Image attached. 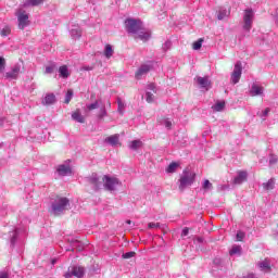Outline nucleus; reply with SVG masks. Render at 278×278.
<instances>
[{"mask_svg": "<svg viewBox=\"0 0 278 278\" xmlns=\"http://www.w3.org/2000/svg\"><path fill=\"white\" fill-rule=\"evenodd\" d=\"M194 181H197V173L186 167L178 179V190H180V192H184V190L190 188V186H192Z\"/></svg>", "mask_w": 278, "mask_h": 278, "instance_id": "obj_1", "label": "nucleus"}, {"mask_svg": "<svg viewBox=\"0 0 278 278\" xmlns=\"http://www.w3.org/2000/svg\"><path fill=\"white\" fill-rule=\"evenodd\" d=\"M71 207V200L68 198L64 197H58L51 204L52 214L54 216H60L66 212V210H70Z\"/></svg>", "mask_w": 278, "mask_h": 278, "instance_id": "obj_2", "label": "nucleus"}, {"mask_svg": "<svg viewBox=\"0 0 278 278\" xmlns=\"http://www.w3.org/2000/svg\"><path fill=\"white\" fill-rule=\"evenodd\" d=\"M253 21H255V12L252 9H245L243 11V25L242 29L249 34L253 28Z\"/></svg>", "mask_w": 278, "mask_h": 278, "instance_id": "obj_3", "label": "nucleus"}, {"mask_svg": "<svg viewBox=\"0 0 278 278\" xmlns=\"http://www.w3.org/2000/svg\"><path fill=\"white\" fill-rule=\"evenodd\" d=\"M126 31L136 36L143 27L144 24L140 20L128 18L125 22Z\"/></svg>", "mask_w": 278, "mask_h": 278, "instance_id": "obj_4", "label": "nucleus"}, {"mask_svg": "<svg viewBox=\"0 0 278 278\" xmlns=\"http://www.w3.org/2000/svg\"><path fill=\"white\" fill-rule=\"evenodd\" d=\"M103 188L106 189L109 192L116 191L117 186H121V180L116 177H111L110 175H104L102 177Z\"/></svg>", "mask_w": 278, "mask_h": 278, "instance_id": "obj_5", "label": "nucleus"}, {"mask_svg": "<svg viewBox=\"0 0 278 278\" xmlns=\"http://www.w3.org/2000/svg\"><path fill=\"white\" fill-rule=\"evenodd\" d=\"M17 17V23H18V29H25V27H28L29 25V13L27 11L20 9L15 13Z\"/></svg>", "mask_w": 278, "mask_h": 278, "instance_id": "obj_6", "label": "nucleus"}, {"mask_svg": "<svg viewBox=\"0 0 278 278\" xmlns=\"http://www.w3.org/2000/svg\"><path fill=\"white\" fill-rule=\"evenodd\" d=\"M87 181L89 186H91V189L93 192H99L101 188H103V182L101 181V178H99V175L92 174L91 176L87 177Z\"/></svg>", "mask_w": 278, "mask_h": 278, "instance_id": "obj_7", "label": "nucleus"}, {"mask_svg": "<svg viewBox=\"0 0 278 278\" xmlns=\"http://www.w3.org/2000/svg\"><path fill=\"white\" fill-rule=\"evenodd\" d=\"M241 77H242V62L238 61L235 64L233 71L230 76V80L232 84H238Z\"/></svg>", "mask_w": 278, "mask_h": 278, "instance_id": "obj_8", "label": "nucleus"}, {"mask_svg": "<svg viewBox=\"0 0 278 278\" xmlns=\"http://www.w3.org/2000/svg\"><path fill=\"white\" fill-rule=\"evenodd\" d=\"M85 269L84 267H79V266H74L72 268H68L67 273H65L64 277L65 278H71V277H77V278H81L85 275Z\"/></svg>", "mask_w": 278, "mask_h": 278, "instance_id": "obj_9", "label": "nucleus"}, {"mask_svg": "<svg viewBox=\"0 0 278 278\" xmlns=\"http://www.w3.org/2000/svg\"><path fill=\"white\" fill-rule=\"evenodd\" d=\"M135 39L141 40L142 42H149V40H151V30L144 28L143 26L142 29L135 35Z\"/></svg>", "mask_w": 278, "mask_h": 278, "instance_id": "obj_10", "label": "nucleus"}, {"mask_svg": "<svg viewBox=\"0 0 278 278\" xmlns=\"http://www.w3.org/2000/svg\"><path fill=\"white\" fill-rule=\"evenodd\" d=\"M104 142L110 147H121V135H111L104 139Z\"/></svg>", "mask_w": 278, "mask_h": 278, "instance_id": "obj_11", "label": "nucleus"}, {"mask_svg": "<svg viewBox=\"0 0 278 278\" xmlns=\"http://www.w3.org/2000/svg\"><path fill=\"white\" fill-rule=\"evenodd\" d=\"M249 173H247L245 170H239L237 172V176L235 177L232 184H235V186H240L244 184V181H247Z\"/></svg>", "mask_w": 278, "mask_h": 278, "instance_id": "obj_12", "label": "nucleus"}, {"mask_svg": "<svg viewBox=\"0 0 278 278\" xmlns=\"http://www.w3.org/2000/svg\"><path fill=\"white\" fill-rule=\"evenodd\" d=\"M147 92H146V100L148 103H153L155 97L153 96V93L155 94V92H157L156 88H155V84H149L147 87Z\"/></svg>", "mask_w": 278, "mask_h": 278, "instance_id": "obj_13", "label": "nucleus"}, {"mask_svg": "<svg viewBox=\"0 0 278 278\" xmlns=\"http://www.w3.org/2000/svg\"><path fill=\"white\" fill-rule=\"evenodd\" d=\"M18 75H21V65H15L4 74V77L5 79H18Z\"/></svg>", "mask_w": 278, "mask_h": 278, "instance_id": "obj_14", "label": "nucleus"}, {"mask_svg": "<svg viewBox=\"0 0 278 278\" xmlns=\"http://www.w3.org/2000/svg\"><path fill=\"white\" fill-rule=\"evenodd\" d=\"M195 81H197L198 86H200V88H204L205 90H210V86H211L210 77H207V76H204V77L197 76Z\"/></svg>", "mask_w": 278, "mask_h": 278, "instance_id": "obj_15", "label": "nucleus"}, {"mask_svg": "<svg viewBox=\"0 0 278 278\" xmlns=\"http://www.w3.org/2000/svg\"><path fill=\"white\" fill-rule=\"evenodd\" d=\"M151 71V65L142 64L135 74L136 79H142L143 75H147Z\"/></svg>", "mask_w": 278, "mask_h": 278, "instance_id": "obj_16", "label": "nucleus"}, {"mask_svg": "<svg viewBox=\"0 0 278 278\" xmlns=\"http://www.w3.org/2000/svg\"><path fill=\"white\" fill-rule=\"evenodd\" d=\"M264 94V87L258 86L257 84H253L250 89V96L251 97H260Z\"/></svg>", "mask_w": 278, "mask_h": 278, "instance_id": "obj_17", "label": "nucleus"}, {"mask_svg": "<svg viewBox=\"0 0 278 278\" xmlns=\"http://www.w3.org/2000/svg\"><path fill=\"white\" fill-rule=\"evenodd\" d=\"M56 173H59L61 177H66L72 174L71 166L65 164L59 165L56 168Z\"/></svg>", "mask_w": 278, "mask_h": 278, "instance_id": "obj_18", "label": "nucleus"}, {"mask_svg": "<svg viewBox=\"0 0 278 278\" xmlns=\"http://www.w3.org/2000/svg\"><path fill=\"white\" fill-rule=\"evenodd\" d=\"M257 266L262 273H270L271 267H270V260L265 258L264 261H261L257 263Z\"/></svg>", "mask_w": 278, "mask_h": 278, "instance_id": "obj_19", "label": "nucleus"}, {"mask_svg": "<svg viewBox=\"0 0 278 278\" xmlns=\"http://www.w3.org/2000/svg\"><path fill=\"white\" fill-rule=\"evenodd\" d=\"M55 94L54 93H47L46 97L42 99V105H53L55 103Z\"/></svg>", "mask_w": 278, "mask_h": 278, "instance_id": "obj_20", "label": "nucleus"}, {"mask_svg": "<svg viewBox=\"0 0 278 278\" xmlns=\"http://www.w3.org/2000/svg\"><path fill=\"white\" fill-rule=\"evenodd\" d=\"M71 37L73 38V40L81 38V28L79 26H73V28L71 29Z\"/></svg>", "mask_w": 278, "mask_h": 278, "instance_id": "obj_21", "label": "nucleus"}, {"mask_svg": "<svg viewBox=\"0 0 278 278\" xmlns=\"http://www.w3.org/2000/svg\"><path fill=\"white\" fill-rule=\"evenodd\" d=\"M72 118L76 123H86V118L84 115H81V112L79 110H76L74 113H72Z\"/></svg>", "mask_w": 278, "mask_h": 278, "instance_id": "obj_22", "label": "nucleus"}, {"mask_svg": "<svg viewBox=\"0 0 278 278\" xmlns=\"http://www.w3.org/2000/svg\"><path fill=\"white\" fill-rule=\"evenodd\" d=\"M103 55L104 58H106V60H110V58L114 55V48H112V45L110 43L105 45Z\"/></svg>", "mask_w": 278, "mask_h": 278, "instance_id": "obj_23", "label": "nucleus"}, {"mask_svg": "<svg viewBox=\"0 0 278 278\" xmlns=\"http://www.w3.org/2000/svg\"><path fill=\"white\" fill-rule=\"evenodd\" d=\"M42 3H45V0H26V2L24 3L25 8H36L38 5H42Z\"/></svg>", "mask_w": 278, "mask_h": 278, "instance_id": "obj_24", "label": "nucleus"}, {"mask_svg": "<svg viewBox=\"0 0 278 278\" xmlns=\"http://www.w3.org/2000/svg\"><path fill=\"white\" fill-rule=\"evenodd\" d=\"M60 77L63 79H67V77L71 76V73H68V67L66 65H62L59 67Z\"/></svg>", "mask_w": 278, "mask_h": 278, "instance_id": "obj_25", "label": "nucleus"}, {"mask_svg": "<svg viewBox=\"0 0 278 278\" xmlns=\"http://www.w3.org/2000/svg\"><path fill=\"white\" fill-rule=\"evenodd\" d=\"M140 147H142V141L140 139L132 140L129 143V149H131V151H138V149H140Z\"/></svg>", "mask_w": 278, "mask_h": 278, "instance_id": "obj_26", "label": "nucleus"}, {"mask_svg": "<svg viewBox=\"0 0 278 278\" xmlns=\"http://www.w3.org/2000/svg\"><path fill=\"white\" fill-rule=\"evenodd\" d=\"M179 166V163L177 162H172L167 168H166V173L173 174V173H177V167Z\"/></svg>", "mask_w": 278, "mask_h": 278, "instance_id": "obj_27", "label": "nucleus"}, {"mask_svg": "<svg viewBox=\"0 0 278 278\" xmlns=\"http://www.w3.org/2000/svg\"><path fill=\"white\" fill-rule=\"evenodd\" d=\"M10 238L11 247H14V244H16V238H18V229H14L10 232Z\"/></svg>", "mask_w": 278, "mask_h": 278, "instance_id": "obj_28", "label": "nucleus"}, {"mask_svg": "<svg viewBox=\"0 0 278 278\" xmlns=\"http://www.w3.org/2000/svg\"><path fill=\"white\" fill-rule=\"evenodd\" d=\"M212 109L214 112H223V110H225V101H218L215 103V105L212 106Z\"/></svg>", "mask_w": 278, "mask_h": 278, "instance_id": "obj_29", "label": "nucleus"}, {"mask_svg": "<svg viewBox=\"0 0 278 278\" xmlns=\"http://www.w3.org/2000/svg\"><path fill=\"white\" fill-rule=\"evenodd\" d=\"M263 188L264 190H273L275 188V178H271L267 182H264Z\"/></svg>", "mask_w": 278, "mask_h": 278, "instance_id": "obj_30", "label": "nucleus"}, {"mask_svg": "<svg viewBox=\"0 0 278 278\" xmlns=\"http://www.w3.org/2000/svg\"><path fill=\"white\" fill-rule=\"evenodd\" d=\"M105 116H108V110H105V106L102 105L98 112L97 117L99 118V121H103V118H105Z\"/></svg>", "mask_w": 278, "mask_h": 278, "instance_id": "obj_31", "label": "nucleus"}, {"mask_svg": "<svg viewBox=\"0 0 278 278\" xmlns=\"http://www.w3.org/2000/svg\"><path fill=\"white\" fill-rule=\"evenodd\" d=\"M214 188V185H212V182H210L207 179H205L202 184V189L204 190V192H210V190H212Z\"/></svg>", "mask_w": 278, "mask_h": 278, "instance_id": "obj_32", "label": "nucleus"}, {"mask_svg": "<svg viewBox=\"0 0 278 278\" xmlns=\"http://www.w3.org/2000/svg\"><path fill=\"white\" fill-rule=\"evenodd\" d=\"M230 255H240L242 253V247L233 245L229 251Z\"/></svg>", "mask_w": 278, "mask_h": 278, "instance_id": "obj_33", "label": "nucleus"}, {"mask_svg": "<svg viewBox=\"0 0 278 278\" xmlns=\"http://www.w3.org/2000/svg\"><path fill=\"white\" fill-rule=\"evenodd\" d=\"M0 34L2 38H7V36H10V34H12V28H10V26H5L1 29Z\"/></svg>", "mask_w": 278, "mask_h": 278, "instance_id": "obj_34", "label": "nucleus"}, {"mask_svg": "<svg viewBox=\"0 0 278 278\" xmlns=\"http://www.w3.org/2000/svg\"><path fill=\"white\" fill-rule=\"evenodd\" d=\"M227 16H229V11H227V10H219V12L217 14L218 21H223V18H227Z\"/></svg>", "mask_w": 278, "mask_h": 278, "instance_id": "obj_35", "label": "nucleus"}, {"mask_svg": "<svg viewBox=\"0 0 278 278\" xmlns=\"http://www.w3.org/2000/svg\"><path fill=\"white\" fill-rule=\"evenodd\" d=\"M117 112H119V114H123V112H125V103L123 102V100H121V98L117 99Z\"/></svg>", "mask_w": 278, "mask_h": 278, "instance_id": "obj_36", "label": "nucleus"}, {"mask_svg": "<svg viewBox=\"0 0 278 278\" xmlns=\"http://www.w3.org/2000/svg\"><path fill=\"white\" fill-rule=\"evenodd\" d=\"M161 125H164V127H166V129H172L173 127V122H170L169 118H163L161 121Z\"/></svg>", "mask_w": 278, "mask_h": 278, "instance_id": "obj_37", "label": "nucleus"}, {"mask_svg": "<svg viewBox=\"0 0 278 278\" xmlns=\"http://www.w3.org/2000/svg\"><path fill=\"white\" fill-rule=\"evenodd\" d=\"M71 99H73V89H68L66 94H65V101L64 103L70 104L71 103Z\"/></svg>", "mask_w": 278, "mask_h": 278, "instance_id": "obj_38", "label": "nucleus"}, {"mask_svg": "<svg viewBox=\"0 0 278 278\" xmlns=\"http://www.w3.org/2000/svg\"><path fill=\"white\" fill-rule=\"evenodd\" d=\"M99 103L100 100H97L91 104H87V110H89V112H92V110H97L99 108Z\"/></svg>", "mask_w": 278, "mask_h": 278, "instance_id": "obj_39", "label": "nucleus"}, {"mask_svg": "<svg viewBox=\"0 0 278 278\" xmlns=\"http://www.w3.org/2000/svg\"><path fill=\"white\" fill-rule=\"evenodd\" d=\"M203 47V39H199L198 41L193 42V49L194 51H199Z\"/></svg>", "mask_w": 278, "mask_h": 278, "instance_id": "obj_40", "label": "nucleus"}, {"mask_svg": "<svg viewBox=\"0 0 278 278\" xmlns=\"http://www.w3.org/2000/svg\"><path fill=\"white\" fill-rule=\"evenodd\" d=\"M136 256V252H126L122 255L123 260H131V257Z\"/></svg>", "mask_w": 278, "mask_h": 278, "instance_id": "obj_41", "label": "nucleus"}, {"mask_svg": "<svg viewBox=\"0 0 278 278\" xmlns=\"http://www.w3.org/2000/svg\"><path fill=\"white\" fill-rule=\"evenodd\" d=\"M268 114H270V108L265 109L261 114L257 113V115L261 116L263 121L266 118V116H268Z\"/></svg>", "mask_w": 278, "mask_h": 278, "instance_id": "obj_42", "label": "nucleus"}, {"mask_svg": "<svg viewBox=\"0 0 278 278\" xmlns=\"http://www.w3.org/2000/svg\"><path fill=\"white\" fill-rule=\"evenodd\" d=\"M244 236L245 233L243 231H238L236 236L237 242H242L244 240Z\"/></svg>", "mask_w": 278, "mask_h": 278, "instance_id": "obj_43", "label": "nucleus"}, {"mask_svg": "<svg viewBox=\"0 0 278 278\" xmlns=\"http://www.w3.org/2000/svg\"><path fill=\"white\" fill-rule=\"evenodd\" d=\"M3 71H5V59L0 56V73H3Z\"/></svg>", "mask_w": 278, "mask_h": 278, "instance_id": "obj_44", "label": "nucleus"}, {"mask_svg": "<svg viewBox=\"0 0 278 278\" xmlns=\"http://www.w3.org/2000/svg\"><path fill=\"white\" fill-rule=\"evenodd\" d=\"M277 162H278L277 156L274 155V154H270V156H269V166H273V165L277 164Z\"/></svg>", "mask_w": 278, "mask_h": 278, "instance_id": "obj_45", "label": "nucleus"}, {"mask_svg": "<svg viewBox=\"0 0 278 278\" xmlns=\"http://www.w3.org/2000/svg\"><path fill=\"white\" fill-rule=\"evenodd\" d=\"M173 43L169 40L165 41L162 46L163 51H168V49H170Z\"/></svg>", "mask_w": 278, "mask_h": 278, "instance_id": "obj_46", "label": "nucleus"}, {"mask_svg": "<svg viewBox=\"0 0 278 278\" xmlns=\"http://www.w3.org/2000/svg\"><path fill=\"white\" fill-rule=\"evenodd\" d=\"M53 71H55V65H50V66L46 67L47 75H51V73H53Z\"/></svg>", "mask_w": 278, "mask_h": 278, "instance_id": "obj_47", "label": "nucleus"}, {"mask_svg": "<svg viewBox=\"0 0 278 278\" xmlns=\"http://www.w3.org/2000/svg\"><path fill=\"white\" fill-rule=\"evenodd\" d=\"M149 229H160V223H149Z\"/></svg>", "mask_w": 278, "mask_h": 278, "instance_id": "obj_48", "label": "nucleus"}, {"mask_svg": "<svg viewBox=\"0 0 278 278\" xmlns=\"http://www.w3.org/2000/svg\"><path fill=\"white\" fill-rule=\"evenodd\" d=\"M188 233H190V229L188 227H185L181 231V237L185 238L186 236H188Z\"/></svg>", "mask_w": 278, "mask_h": 278, "instance_id": "obj_49", "label": "nucleus"}, {"mask_svg": "<svg viewBox=\"0 0 278 278\" xmlns=\"http://www.w3.org/2000/svg\"><path fill=\"white\" fill-rule=\"evenodd\" d=\"M218 190L219 191H225V190H229V185H220L219 187H218Z\"/></svg>", "mask_w": 278, "mask_h": 278, "instance_id": "obj_50", "label": "nucleus"}, {"mask_svg": "<svg viewBox=\"0 0 278 278\" xmlns=\"http://www.w3.org/2000/svg\"><path fill=\"white\" fill-rule=\"evenodd\" d=\"M0 278H10V276L8 275V273L3 271L0 274Z\"/></svg>", "mask_w": 278, "mask_h": 278, "instance_id": "obj_51", "label": "nucleus"}, {"mask_svg": "<svg viewBox=\"0 0 278 278\" xmlns=\"http://www.w3.org/2000/svg\"><path fill=\"white\" fill-rule=\"evenodd\" d=\"M92 68H94V67H92V66H84L81 70L83 71H92Z\"/></svg>", "mask_w": 278, "mask_h": 278, "instance_id": "obj_52", "label": "nucleus"}, {"mask_svg": "<svg viewBox=\"0 0 278 278\" xmlns=\"http://www.w3.org/2000/svg\"><path fill=\"white\" fill-rule=\"evenodd\" d=\"M213 262H214V264H216L218 266V265H220L222 261H220V258H215Z\"/></svg>", "mask_w": 278, "mask_h": 278, "instance_id": "obj_53", "label": "nucleus"}, {"mask_svg": "<svg viewBox=\"0 0 278 278\" xmlns=\"http://www.w3.org/2000/svg\"><path fill=\"white\" fill-rule=\"evenodd\" d=\"M275 21L276 23H278V9L276 10V13H275Z\"/></svg>", "mask_w": 278, "mask_h": 278, "instance_id": "obj_54", "label": "nucleus"}, {"mask_svg": "<svg viewBox=\"0 0 278 278\" xmlns=\"http://www.w3.org/2000/svg\"><path fill=\"white\" fill-rule=\"evenodd\" d=\"M3 121H5L4 118H0V126L3 125Z\"/></svg>", "mask_w": 278, "mask_h": 278, "instance_id": "obj_55", "label": "nucleus"}, {"mask_svg": "<svg viewBox=\"0 0 278 278\" xmlns=\"http://www.w3.org/2000/svg\"><path fill=\"white\" fill-rule=\"evenodd\" d=\"M198 242H203V239L202 238H198Z\"/></svg>", "mask_w": 278, "mask_h": 278, "instance_id": "obj_56", "label": "nucleus"}, {"mask_svg": "<svg viewBox=\"0 0 278 278\" xmlns=\"http://www.w3.org/2000/svg\"><path fill=\"white\" fill-rule=\"evenodd\" d=\"M126 223H127V225H131V220H129V219Z\"/></svg>", "mask_w": 278, "mask_h": 278, "instance_id": "obj_57", "label": "nucleus"}, {"mask_svg": "<svg viewBox=\"0 0 278 278\" xmlns=\"http://www.w3.org/2000/svg\"><path fill=\"white\" fill-rule=\"evenodd\" d=\"M274 238H275L276 240H278V235H274Z\"/></svg>", "mask_w": 278, "mask_h": 278, "instance_id": "obj_58", "label": "nucleus"}, {"mask_svg": "<svg viewBox=\"0 0 278 278\" xmlns=\"http://www.w3.org/2000/svg\"><path fill=\"white\" fill-rule=\"evenodd\" d=\"M52 264H55V260L52 261Z\"/></svg>", "mask_w": 278, "mask_h": 278, "instance_id": "obj_59", "label": "nucleus"}, {"mask_svg": "<svg viewBox=\"0 0 278 278\" xmlns=\"http://www.w3.org/2000/svg\"><path fill=\"white\" fill-rule=\"evenodd\" d=\"M112 105V103L109 102V108Z\"/></svg>", "mask_w": 278, "mask_h": 278, "instance_id": "obj_60", "label": "nucleus"}]
</instances>
